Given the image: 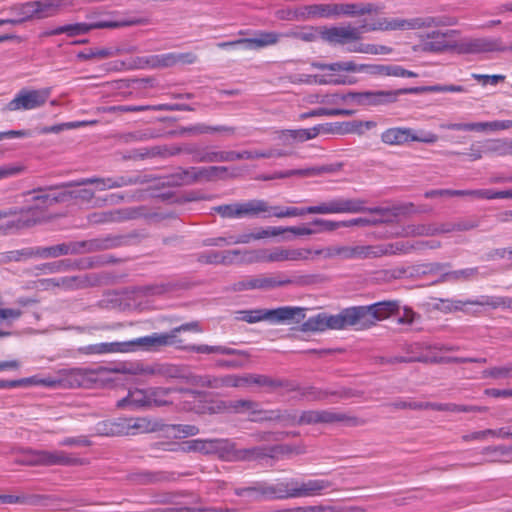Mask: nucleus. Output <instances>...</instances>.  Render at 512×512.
Returning <instances> with one entry per match:
<instances>
[{"label": "nucleus", "instance_id": "obj_1", "mask_svg": "<svg viewBox=\"0 0 512 512\" xmlns=\"http://www.w3.org/2000/svg\"><path fill=\"white\" fill-rule=\"evenodd\" d=\"M453 24L455 21L448 17L379 18L371 24H362L358 27H331L322 32V38L330 44L344 46L359 41L364 32L418 30Z\"/></svg>", "mask_w": 512, "mask_h": 512}, {"label": "nucleus", "instance_id": "obj_2", "mask_svg": "<svg viewBox=\"0 0 512 512\" xmlns=\"http://www.w3.org/2000/svg\"><path fill=\"white\" fill-rule=\"evenodd\" d=\"M175 336L168 332L152 333L147 336L123 342H102L85 348L90 354L127 353L138 350L158 351L162 347L174 346Z\"/></svg>", "mask_w": 512, "mask_h": 512}, {"label": "nucleus", "instance_id": "obj_3", "mask_svg": "<svg viewBox=\"0 0 512 512\" xmlns=\"http://www.w3.org/2000/svg\"><path fill=\"white\" fill-rule=\"evenodd\" d=\"M417 89H399L395 91H363V92H348V93H334L327 95H315L311 102L340 105L349 104L354 106H381L394 103L399 95L414 92Z\"/></svg>", "mask_w": 512, "mask_h": 512}, {"label": "nucleus", "instance_id": "obj_4", "mask_svg": "<svg viewBox=\"0 0 512 512\" xmlns=\"http://www.w3.org/2000/svg\"><path fill=\"white\" fill-rule=\"evenodd\" d=\"M366 201L359 198H334L327 202H322L315 206L306 208L290 207V217L301 216L304 214H356V213H370L375 215L384 216L388 213L387 208L373 207L368 208L365 206Z\"/></svg>", "mask_w": 512, "mask_h": 512}, {"label": "nucleus", "instance_id": "obj_5", "mask_svg": "<svg viewBox=\"0 0 512 512\" xmlns=\"http://www.w3.org/2000/svg\"><path fill=\"white\" fill-rule=\"evenodd\" d=\"M397 301H382L371 305L349 307L350 325L356 330L371 328L378 321L387 319L399 311Z\"/></svg>", "mask_w": 512, "mask_h": 512}, {"label": "nucleus", "instance_id": "obj_6", "mask_svg": "<svg viewBox=\"0 0 512 512\" xmlns=\"http://www.w3.org/2000/svg\"><path fill=\"white\" fill-rule=\"evenodd\" d=\"M351 327L348 308L341 310L338 314L328 315L319 313L310 317L301 325L304 332H322L327 329L342 330Z\"/></svg>", "mask_w": 512, "mask_h": 512}, {"label": "nucleus", "instance_id": "obj_7", "mask_svg": "<svg viewBox=\"0 0 512 512\" xmlns=\"http://www.w3.org/2000/svg\"><path fill=\"white\" fill-rule=\"evenodd\" d=\"M282 35L274 31H255L252 37L234 41L220 42V49L240 48L243 50H259L276 44Z\"/></svg>", "mask_w": 512, "mask_h": 512}, {"label": "nucleus", "instance_id": "obj_8", "mask_svg": "<svg viewBox=\"0 0 512 512\" xmlns=\"http://www.w3.org/2000/svg\"><path fill=\"white\" fill-rule=\"evenodd\" d=\"M51 94L50 88L22 89L7 104L9 111L33 110L43 106Z\"/></svg>", "mask_w": 512, "mask_h": 512}, {"label": "nucleus", "instance_id": "obj_9", "mask_svg": "<svg viewBox=\"0 0 512 512\" xmlns=\"http://www.w3.org/2000/svg\"><path fill=\"white\" fill-rule=\"evenodd\" d=\"M315 254L322 255V257L325 259L334 257H339L343 260L376 258L375 245L330 246L326 248L317 249L315 251Z\"/></svg>", "mask_w": 512, "mask_h": 512}, {"label": "nucleus", "instance_id": "obj_10", "mask_svg": "<svg viewBox=\"0 0 512 512\" xmlns=\"http://www.w3.org/2000/svg\"><path fill=\"white\" fill-rule=\"evenodd\" d=\"M457 30L440 31L434 30L421 35V46L425 52L443 53L455 51L456 41L454 36L458 35Z\"/></svg>", "mask_w": 512, "mask_h": 512}, {"label": "nucleus", "instance_id": "obj_11", "mask_svg": "<svg viewBox=\"0 0 512 512\" xmlns=\"http://www.w3.org/2000/svg\"><path fill=\"white\" fill-rule=\"evenodd\" d=\"M213 455L226 461H244L259 458L262 452L259 448L242 449L236 448L235 444L228 439H215Z\"/></svg>", "mask_w": 512, "mask_h": 512}, {"label": "nucleus", "instance_id": "obj_12", "mask_svg": "<svg viewBox=\"0 0 512 512\" xmlns=\"http://www.w3.org/2000/svg\"><path fill=\"white\" fill-rule=\"evenodd\" d=\"M314 67L318 69H329L331 71H345L351 73H366L369 75H386L388 65L362 64L355 61H337L330 64L315 63Z\"/></svg>", "mask_w": 512, "mask_h": 512}, {"label": "nucleus", "instance_id": "obj_13", "mask_svg": "<svg viewBox=\"0 0 512 512\" xmlns=\"http://www.w3.org/2000/svg\"><path fill=\"white\" fill-rule=\"evenodd\" d=\"M501 41L491 38H466L456 41L455 51L460 54H476L494 51H506Z\"/></svg>", "mask_w": 512, "mask_h": 512}, {"label": "nucleus", "instance_id": "obj_14", "mask_svg": "<svg viewBox=\"0 0 512 512\" xmlns=\"http://www.w3.org/2000/svg\"><path fill=\"white\" fill-rule=\"evenodd\" d=\"M286 229L280 227H267L264 229H259L253 233H244L240 235H230L227 238H216L211 239L207 243L208 245L214 246H223V245H231V244H247L252 240H259L269 237H275L282 233H284Z\"/></svg>", "mask_w": 512, "mask_h": 512}, {"label": "nucleus", "instance_id": "obj_15", "mask_svg": "<svg viewBox=\"0 0 512 512\" xmlns=\"http://www.w3.org/2000/svg\"><path fill=\"white\" fill-rule=\"evenodd\" d=\"M327 479L290 480V498L313 497L330 489Z\"/></svg>", "mask_w": 512, "mask_h": 512}, {"label": "nucleus", "instance_id": "obj_16", "mask_svg": "<svg viewBox=\"0 0 512 512\" xmlns=\"http://www.w3.org/2000/svg\"><path fill=\"white\" fill-rule=\"evenodd\" d=\"M238 319L247 323H256L266 320L272 324H277L288 319V307L277 309H255L240 311Z\"/></svg>", "mask_w": 512, "mask_h": 512}, {"label": "nucleus", "instance_id": "obj_17", "mask_svg": "<svg viewBox=\"0 0 512 512\" xmlns=\"http://www.w3.org/2000/svg\"><path fill=\"white\" fill-rule=\"evenodd\" d=\"M239 208L240 218H267L271 216L284 217L288 215V210L285 212H278L277 208L269 206L268 203L263 200L257 199L239 203Z\"/></svg>", "mask_w": 512, "mask_h": 512}, {"label": "nucleus", "instance_id": "obj_18", "mask_svg": "<svg viewBox=\"0 0 512 512\" xmlns=\"http://www.w3.org/2000/svg\"><path fill=\"white\" fill-rule=\"evenodd\" d=\"M442 129L455 131L495 132L512 128V120H496L491 122L476 123H445Z\"/></svg>", "mask_w": 512, "mask_h": 512}, {"label": "nucleus", "instance_id": "obj_19", "mask_svg": "<svg viewBox=\"0 0 512 512\" xmlns=\"http://www.w3.org/2000/svg\"><path fill=\"white\" fill-rule=\"evenodd\" d=\"M235 493L238 496L248 495L251 498H256L260 495L268 498H286L288 496V486L285 483L257 484L255 486L236 489Z\"/></svg>", "mask_w": 512, "mask_h": 512}, {"label": "nucleus", "instance_id": "obj_20", "mask_svg": "<svg viewBox=\"0 0 512 512\" xmlns=\"http://www.w3.org/2000/svg\"><path fill=\"white\" fill-rule=\"evenodd\" d=\"M270 154L260 152H234V151H216L206 150L199 155L201 162H231L239 159H252L260 157H269Z\"/></svg>", "mask_w": 512, "mask_h": 512}, {"label": "nucleus", "instance_id": "obj_21", "mask_svg": "<svg viewBox=\"0 0 512 512\" xmlns=\"http://www.w3.org/2000/svg\"><path fill=\"white\" fill-rule=\"evenodd\" d=\"M92 380L93 373L90 370L83 368L63 369L60 370L57 375V381H59L58 387L63 388L85 386Z\"/></svg>", "mask_w": 512, "mask_h": 512}, {"label": "nucleus", "instance_id": "obj_22", "mask_svg": "<svg viewBox=\"0 0 512 512\" xmlns=\"http://www.w3.org/2000/svg\"><path fill=\"white\" fill-rule=\"evenodd\" d=\"M344 419L343 414L331 410H310L302 412L299 417L290 415V425L294 422L299 424L333 423Z\"/></svg>", "mask_w": 512, "mask_h": 512}, {"label": "nucleus", "instance_id": "obj_23", "mask_svg": "<svg viewBox=\"0 0 512 512\" xmlns=\"http://www.w3.org/2000/svg\"><path fill=\"white\" fill-rule=\"evenodd\" d=\"M323 71H329L321 75L307 76L305 82L316 83L319 85H353L357 83L355 77L340 74V71H331L329 69H322ZM290 81H304L302 78L290 77Z\"/></svg>", "mask_w": 512, "mask_h": 512}, {"label": "nucleus", "instance_id": "obj_24", "mask_svg": "<svg viewBox=\"0 0 512 512\" xmlns=\"http://www.w3.org/2000/svg\"><path fill=\"white\" fill-rule=\"evenodd\" d=\"M74 252V248H72L68 244H57L50 247L37 248L35 251L33 250H22L11 252L10 259L20 260L21 257H32L34 255L39 256L41 258H55L61 255H67Z\"/></svg>", "mask_w": 512, "mask_h": 512}, {"label": "nucleus", "instance_id": "obj_25", "mask_svg": "<svg viewBox=\"0 0 512 512\" xmlns=\"http://www.w3.org/2000/svg\"><path fill=\"white\" fill-rule=\"evenodd\" d=\"M139 20H129V21H123V22H110V21H103L98 22L95 24L88 25L86 23H76V24H70L65 25L66 26V34L69 36H76L87 33L90 29L93 28H112V27H119V26H130L138 24Z\"/></svg>", "mask_w": 512, "mask_h": 512}, {"label": "nucleus", "instance_id": "obj_26", "mask_svg": "<svg viewBox=\"0 0 512 512\" xmlns=\"http://www.w3.org/2000/svg\"><path fill=\"white\" fill-rule=\"evenodd\" d=\"M33 462L42 465H67L73 463L74 459L63 451H37Z\"/></svg>", "mask_w": 512, "mask_h": 512}, {"label": "nucleus", "instance_id": "obj_27", "mask_svg": "<svg viewBox=\"0 0 512 512\" xmlns=\"http://www.w3.org/2000/svg\"><path fill=\"white\" fill-rule=\"evenodd\" d=\"M261 377L248 375L244 377L236 375H226L223 377H214V389L222 387H244L250 384H260Z\"/></svg>", "mask_w": 512, "mask_h": 512}, {"label": "nucleus", "instance_id": "obj_28", "mask_svg": "<svg viewBox=\"0 0 512 512\" xmlns=\"http://www.w3.org/2000/svg\"><path fill=\"white\" fill-rule=\"evenodd\" d=\"M150 389H133L130 390L127 397L118 402L119 407H129L131 409H139L149 407Z\"/></svg>", "mask_w": 512, "mask_h": 512}, {"label": "nucleus", "instance_id": "obj_29", "mask_svg": "<svg viewBox=\"0 0 512 512\" xmlns=\"http://www.w3.org/2000/svg\"><path fill=\"white\" fill-rule=\"evenodd\" d=\"M415 247L413 242L409 241L379 244L375 245V256L379 258L385 255L408 254L414 251Z\"/></svg>", "mask_w": 512, "mask_h": 512}, {"label": "nucleus", "instance_id": "obj_30", "mask_svg": "<svg viewBox=\"0 0 512 512\" xmlns=\"http://www.w3.org/2000/svg\"><path fill=\"white\" fill-rule=\"evenodd\" d=\"M411 128H390L381 134V140L388 145H403L410 141Z\"/></svg>", "mask_w": 512, "mask_h": 512}, {"label": "nucleus", "instance_id": "obj_31", "mask_svg": "<svg viewBox=\"0 0 512 512\" xmlns=\"http://www.w3.org/2000/svg\"><path fill=\"white\" fill-rule=\"evenodd\" d=\"M33 3L36 19H44L58 14L64 5L61 0H42L33 1Z\"/></svg>", "mask_w": 512, "mask_h": 512}, {"label": "nucleus", "instance_id": "obj_32", "mask_svg": "<svg viewBox=\"0 0 512 512\" xmlns=\"http://www.w3.org/2000/svg\"><path fill=\"white\" fill-rule=\"evenodd\" d=\"M132 181L124 177L119 178H86L77 182V185L95 184L97 190L118 188L130 184Z\"/></svg>", "mask_w": 512, "mask_h": 512}, {"label": "nucleus", "instance_id": "obj_33", "mask_svg": "<svg viewBox=\"0 0 512 512\" xmlns=\"http://www.w3.org/2000/svg\"><path fill=\"white\" fill-rule=\"evenodd\" d=\"M483 143L486 154L497 156L512 155V139H488Z\"/></svg>", "mask_w": 512, "mask_h": 512}, {"label": "nucleus", "instance_id": "obj_34", "mask_svg": "<svg viewBox=\"0 0 512 512\" xmlns=\"http://www.w3.org/2000/svg\"><path fill=\"white\" fill-rule=\"evenodd\" d=\"M467 306L469 305V299L460 300V299H439L438 303H436L435 307L444 312V313H452L462 311L466 314H477L476 311H470Z\"/></svg>", "mask_w": 512, "mask_h": 512}, {"label": "nucleus", "instance_id": "obj_35", "mask_svg": "<svg viewBox=\"0 0 512 512\" xmlns=\"http://www.w3.org/2000/svg\"><path fill=\"white\" fill-rule=\"evenodd\" d=\"M337 13L339 15H347V16H361L365 14H370L375 11V7L370 3H344L337 4Z\"/></svg>", "mask_w": 512, "mask_h": 512}, {"label": "nucleus", "instance_id": "obj_36", "mask_svg": "<svg viewBox=\"0 0 512 512\" xmlns=\"http://www.w3.org/2000/svg\"><path fill=\"white\" fill-rule=\"evenodd\" d=\"M195 55L191 53L187 54H175V53H168L163 55H158L154 59L153 65L155 66H161V67H169L176 63H194L195 62Z\"/></svg>", "mask_w": 512, "mask_h": 512}, {"label": "nucleus", "instance_id": "obj_37", "mask_svg": "<svg viewBox=\"0 0 512 512\" xmlns=\"http://www.w3.org/2000/svg\"><path fill=\"white\" fill-rule=\"evenodd\" d=\"M288 258V252L283 249H276L272 252L268 251H258V252H248L245 261L248 262H259V261H282Z\"/></svg>", "mask_w": 512, "mask_h": 512}, {"label": "nucleus", "instance_id": "obj_38", "mask_svg": "<svg viewBox=\"0 0 512 512\" xmlns=\"http://www.w3.org/2000/svg\"><path fill=\"white\" fill-rule=\"evenodd\" d=\"M479 275L477 267L454 270L444 273L441 282H466L475 279Z\"/></svg>", "mask_w": 512, "mask_h": 512}, {"label": "nucleus", "instance_id": "obj_39", "mask_svg": "<svg viewBox=\"0 0 512 512\" xmlns=\"http://www.w3.org/2000/svg\"><path fill=\"white\" fill-rule=\"evenodd\" d=\"M401 236H434L437 235L435 223L409 224L403 227Z\"/></svg>", "mask_w": 512, "mask_h": 512}, {"label": "nucleus", "instance_id": "obj_40", "mask_svg": "<svg viewBox=\"0 0 512 512\" xmlns=\"http://www.w3.org/2000/svg\"><path fill=\"white\" fill-rule=\"evenodd\" d=\"M337 171V168L333 165H323V166H312L305 167L301 169H290V178L291 177H300V178H309L316 177L323 174L333 173Z\"/></svg>", "mask_w": 512, "mask_h": 512}, {"label": "nucleus", "instance_id": "obj_41", "mask_svg": "<svg viewBox=\"0 0 512 512\" xmlns=\"http://www.w3.org/2000/svg\"><path fill=\"white\" fill-rule=\"evenodd\" d=\"M215 439H194L184 442L182 450L186 452H199L202 454H213L215 448Z\"/></svg>", "mask_w": 512, "mask_h": 512}, {"label": "nucleus", "instance_id": "obj_42", "mask_svg": "<svg viewBox=\"0 0 512 512\" xmlns=\"http://www.w3.org/2000/svg\"><path fill=\"white\" fill-rule=\"evenodd\" d=\"M19 211L16 208L0 210V231L7 232L19 228L21 223L17 218Z\"/></svg>", "mask_w": 512, "mask_h": 512}, {"label": "nucleus", "instance_id": "obj_43", "mask_svg": "<svg viewBox=\"0 0 512 512\" xmlns=\"http://www.w3.org/2000/svg\"><path fill=\"white\" fill-rule=\"evenodd\" d=\"M22 315L19 309L9 308L0 309V337L10 334L9 329L13 321Z\"/></svg>", "mask_w": 512, "mask_h": 512}, {"label": "nucleus", "instance_id": "obj_44", "mask_svg": "<svg viewBox=\"0 0 512 512\" xmlns=\"http://www.w3.org/2000/svg\"><path fill=\"white\" fill-rule=\"evenodd\" d=\"M94 122L89 121H73V122H65L61 124H56L52 126H45L40 128L39 133L40 134H50V133H60L64 130H71L76 129L80 127H84L90 124H93Z\"/></svg>", "mask_w": 512, "mask_h": 512}, {"label": "nucleus", "instance_id": "obj_45", "mask_svg": "<svg viewBox=\"0 0 512 512\" xmlns=\"http://www.w3.org/2000/svg\"><path fill=\"white\" fill-rule=\"evenodd\" d=\"M174 389L167 388H150L149 393V407L150 406H165L171 404L172 401L167 399V396L174 392Z\"/></svg>", "mask_w": 512, "mask_h": 512}, {"label": "nucleus", "instance_id": "obj_46", "mask_svg": "<svg viewBox=\"0 0 512 512\" xmlns=\"http://www.w3.org/2000/svg\"><path fill=\"white\" fill-rule=\"evenodd\" d=\"M186 331L200 333L203 330L200 327L198 322H189V323H185L178 327L173 328L172 330H170V333L175 336L176 343L174 344V347H176L178 349H182V350H184L185 347H187V345H185L183 343V340L179 337V334L181 332H186Z\"/></svg>", "mask_w": 512, "mask_h": 512}, {"label": "nucleus", "instance_id": "obj_47", "mask_svg": "<svg viewBox=\"0 0 512 512\" xmlns=\"http://www.w3.org/2000/svg\"><path fill=\"white\" fill-rule=\"evenodd\" d=\"M226 173L225 167H209V168H198L193 169V177L196 180H212L215 178H220Z\"/></svg>", "mask_w": 512, "mask_h": 512}, {"label": "nucleus", "instance_id": "obj_48", "mask_svg": "<svg viewBox=\"0 0 512 512\" xmlns=\"http://www.w3.org/2000/svg\"><path fill=\"white\" fill-rule=\"evenodd\" d=\"M313 226L314 234L333 232L339 228H342V221H333L322 218L314 219L311 223Z\"/></svg>", "mask_w": 512, "mask_h": 512}, {"label": "nucleus", "instance_id": "obj_49", "mask_svg": "<svg viewBox=\"0 0 512 512\" xmlns=\"http://www.w3.org/2000/svg\"><path fill=\"white\" fill-rule=\"evenodd\" d=\"M321 130H324V127L321 125L314 126L308 129H296L290 130V139H293L297 142H304L310 139L315 138Z\"/></svg>", "mask_w": 512, "mask_h": 512}, {"label": "nucleus", "instance_id": "obj_50", "mask_svg": "<svg viewBox=\"0 0 512 512\" xmlns=\"http://www.w3.org/2000/svg\"><path fill=\"white\" fill-rule=\"evenodd\" d=\"M11 11L18 16L19 20H21V23L35 18L33 1L15 5L11 8Z\"/></svg>", "mask_w": 512, "mask_h": 512}, {"label": "nucleus", "instance_id": "obj_51", "mask_svg": "<svg viewBox=\"0 0 512 512\" xmlns=\"http://www.w3.org/2000/svg\"><path fill=\"white\" fill-rule=\"evenodd\" d=\"M291 392H299L302 398L309 401L321 400L326 396V393L322 391H318L312 387L299 388L290 381V393Z\"/></svg>", "mask_w": 512, "mask_h": 512}, {"label": "nucleus", "instance_id": "obj_52", "mask_svg": "<svg viewBox=\"0 0 512 512\" xmlns=\"http://www.w3.org/2000/svg\"><path fill=\"white\" fill-rule=\"evenodd\" d=\"M485 377L493 379H507L512 378V362L504 365L486 369L483 371Z\"/></svg>", "mask_w": 512, "mask_h": 512}, {"label": "nucleus", "instance_id": "obj_53", "mask_svg": "<svg viewBox=\"0 0 512 512\" xmlns=\"http://www.w3.org/2000/svg\"><path fill=\"white\" fill-rule=\"evenodd\" d=\"M272 281L267 278H250L245 279L237 284L238 290L263 289L270 287Z\"/></svg>", "mask_w": 512, "mask_h": 512}, {"label": "nucleus", "instance_id": "obj_54", "mask_svg": "<svg viewBox=\"0 0 512 512\" xmlns=\"http://www.w3.org/2000/svg\"><path fill=\"white\" fill-rule=\"evenodd\" d=\"M158 376L165 378H184L185 371L182 367L173 364H159Z\"/></svg>", "mask_w": 512, "mask_h": 512}, {"label": "nucleus", "instance_id": "obj_55", "mask_svg": "<svg viewBox=\"0 0 512 512\" xmlns=\"http://www.w3.org/2000/svg\"><path fill=\"white\" fill-rule=\"evenodd\" d=\"M354 113L353 110L348 109H331V108H317L309 113H305L302 117L308 116H351Z\"/></svg>", "mask_w": 512, "mask_h": 512}, {"label": "nucleus", "instance_id": "obj_56", "mask_svg": "<svg viewBox=\"0 0 512 512\" xmlns=\"http://www.w3.org/2000/svg\"><path fill=\"white\" fill-rule=\"evenodd\" d=\"M382 222L383 221L378 218L359 217V218L342 221V228L343 227H353V226H359V227L376 226Z\"/></svg>", "mask_w": 512, "mask_h": 512}, {"label": "nucleus", "instance_id": "obj_57", "mask_svg": "<svg viewBox=\"0 0 512 512\" xmlns=\"http://www.w3.org/2000/svg\"><path fill=\"white\" fill-rule=\"evenodd\" d=\"M470 306H487L492 309L500 308V296L482 295L475 300L469 299Z\"/></svg>", "mask_w": 512, "mask_h": 512}, {"label": "nucleus", "instance_id": "obj_58", "mask_svg": "<svg viewBox=\"0 0 512 512\" xmlns=\"http://www.w3.org/2000/svg\"><path fill=\"white\" fill-rule=\"evenodd\" d=\"M187 383L198 387L214 388V377L209 375H186Z\"/></svg>", "mask_w": 512, "mask_h": 512}, {"label": "nucleus", "instance_id": "obj_59", "mask_svg": "<svg viewBox=\"0 0 512 512\" xmlns=\"http://www.w3.org/2000/svg\"><path fill=\"white\" fill-rule=\"evenodd\" d=\"M23 381L22 386L27 385H41L46 387H58L59 381H57L56 377H47V378H39V377H29L25 379H21Z\"/></svg>", "mask_w": 512, "mask_h": 512}, {"label": "nucleus", "instance_id": "obj_60", "mask_svg": "<svg viewBox=\"0 0 512 512\" xmlns=\"http://www.w3.org/2000/svg\"><path fill=\"white\" fill-rule=\"evenodd\" d=\"M312 13L320 17L338 16L337 4H319L311 7Z\"/></svg>", "mask_w": 512, "mask_h": 512}, {"label": "nucleus", "instance_id": "obj_61", "mask_svg": "<svg viewBox=\"0 0 512 512\" xmlns=\"http://www.w3.org/2000/svg\"><path fill=\"white\" fill-rule=\"evenodd\" d=\"M214 210L224 218H240L239 203L220 205Z\"/></svg>", "mask_w": 512, "mask_h": 512}, {"label": "nucleus", "instance_id": "obj_62", "mask_svg": "<svg viewBox=\"0 0 512 512\" xmlns=\"http://www.w3.org/2000/svg\"><path fill=\"white\" fill-rule=\"evenodd\" d=\"M172 430L176 437L185 438L189 436H195L199 433V428L195 425H173Z\"/></svg>", "mask_w": 512, "mask_h": 512}, {"label": "nucleus", "instance_id": "obj_63", "mask_svg": "<svg viewBox=\"0 0 512 512\" xmlns=\"http://www.w3.org/2000/svg\"><path fill=\"white\" fill-rule=\"evenodd\" d=\"M471 77L481 83L483 86L487 84L497 85L499 82H503L505 80V76L501 74L485 75L472 73Z\"/></svg>", "mask_w": 512, "mask_h": 512}, {"label": "nucleus", "instance_id": "obj_64", "mask_svg": "<svg viewBox=\"0 0 512 512\" xmlns=\"http://www.w3.org/2000/svg\"><path fill=\"white\" fill-rule=\"evenodd\" d=\"M410 141L422 142L426 144H433L438 141V136L432 132H415L411 129Z\"/></svg>", "mask_w": 512, "mask_h": 512}]
</instances>
